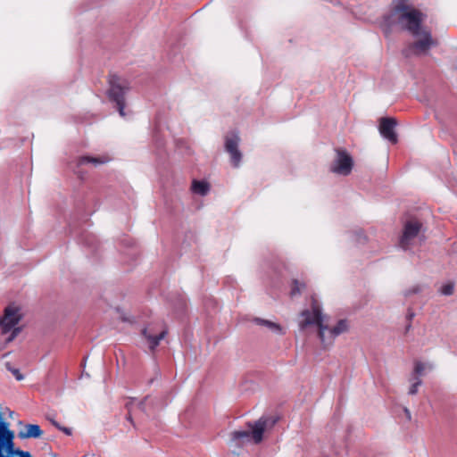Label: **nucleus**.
<instances>
[{
    "label": "nucleus",
    "mask_w": 457,
    "mask_h": 457,
    "mask_svg": "<svg viewBox=\"0 0 457 457\" xmlns=\"http://www.w3.org/2000/svg\"><path fill=\"white\" fill-rule=\"evenodd\" d=\"M425 20L426 15L414 7L412 0H395L391 11L384 19L389 29L398 27L411 35L412 41L405 49L406 55H424L436 46V40L424 24Z\"/></svg>",
    "instance_id": "obj_1"
},
{
    "label": "nucleus",
    "mask_w": 457,
    "mask_h": 457,
    "mask_svg": "<svg viewBox=\"0 0 457 457\" xmlns=\"http://www.w3.org/2000/svg\"><path fill=\"white\" fill-rule=\"evenodd\" d=\"M299 327L302 330L316 328L318 337L324 347L330 346L337 337L348 329L345 320H340L336 324H331L329 320L322 315L320 303L314 297L312 298L311 308L301 312Z\"/></svg>",
    "instance_id": "obj_2"
},
{
    "label": "nucleus",
    "mask_w": 457,
    "mask_h": 457,
    "mask_svg": "<svg viewBox=\"0 0 457 457\" xmlns=\"http://www.w3.org/2000/svg\"><path fill=\"white\" fill-rule=\"evenodd\" d=\"M275 423L276 420L272 417H262L253 423H248L246 429L232 432L231 438L238 446L247 443L259 444L262 440L263 433L272 428Z\"/></svg>",
    "instance_id": "obj_3"
},
{
    "label": "nucleus",
    "mask_w": 457,
    "mask_h": 457,
    "mask_svg": "<svg viewBox=\"0 0 457 457\" xmlns=\"http://www.w3.org/2000/svg\"><path fill=\"white\" fill-rule=\"evenodd\" d=\"M108 83L107 96L109 100L115 104V108L121 117H127L129 114V112H126V96L129 90V81L124 78L112 74L109 76Z\"/></svg>",
    "instance_id": "obj_4"
},
{
    "label": "nucleus",
    "mask_w": 457,
    "mask_h": 457,
    "mask_svg": "<svg viewBox=\"0 0 457 457\" xmlns=\"http://www.w3.org/2000/svg\"><path fill=\"white\" fill-rule=\"evenodd\" d=\"M421 223L417 219L406 220L403 226V235L400 238V246L404 249H411L422 241L420 233Z\"/></svg>",
    "instance_id": "obj_5"
},
{
    "label": "nucleus",
    "mask_w": 457,
    "mask_h": 457,
    "mask_svg": "<svg viewBox=\"0 0 457 457\" xmlns=\"http://www.w3.org/2000/svg\"><path fill=\"white\" fill-rule=\"evenodd\" d=\"M21 320V315L20 313V309L16 306L9 305L4 309V314L2 319H0V327L2 328V333L6 334L12 328H13L12 335L8 338V342L12 341L18 334L21 332L20 328H14Z\"/></svg>",
    "instance_id": "obj_6"
},
{
    "label": "nucleus",
    "mask_w": 457,
    "mask_h": 457,
    "mask_svg": "<svg viewBox=\"0 0 457 457\" xmlns=\"http://www.w3.org/2000/svg\"><path fill=\"white\" fill-rule=\"evenodd\" d=\"M353 168L352 157L344 150H337V157L331 165V170L335 173L346 176Z\"/></svg>",
    "instance_id": "obj_7"
},
{
    "label": "nucleus",
    "mask_w": 457,
    "mask_h": 457,
    "mask_svg": "<svg viewBox=\"0 0 457 457\" xmlns=\"http://www.w3.org/2000/svg\"><path fill=\"white\" fill-rule=\"evenodd\" d=\"M238 142L239 137L234 132L226 137L225 147L227 152L230 154L231 162L235 167H237L241 161V153L237 149Z\"/></svg>",
    "instance_id": "obj_8"
},
{
    "label": "nucleus",
    "mask_w": 457,
    "mask_h": 457,
    "mask_svg": "<svg viewBox=\"0 0 457 457\" xmlns=\"http://www.w3.org/2000/svg\"><path fill=\"white\" fill-rule=\"evenodd\" d=\"M396 121L391 118H384L380 120L379 131L381 135L389 140L392 144L397 142V137L395 132Z\"/></svg>",
    "instance_id": "obj_9"
},
{
    "label": "nucleus",
    "mask_w": 457,
    "mask_h": 457,
    "mask_svg": "<svg viewBox=\"0 0 457 457\" xmlns=\"http://www.w3.org/2000/svg\"><path fill=\"white\" fill-rule=\"evenodd\" d=\"M154 331H158L154 327H147L143 330V336L145 338L148 347L150 350H154L158 345L160 340H162L166 334L165 330H160L159 333H154Z\"/></svg>",
    "instance_id": "obj_10"
},
{
    "label": "nucleus",
    "mask_w": 457,
    "mask_h": 457,
    "mask_svg": "<svg viewBox=\"0 0 457 457\" xmlns=\"http://www.w3.org/2000/svg\"><path fill=\"white\" fill-rule=\"evenodd\" d=\"M14 434L12 430L8 429V425H0V457H4L2 452L3 446L12 448L13 445Z\"/></svg>",
    "instance_id": "obj_11"
},
{
    "label": "nucleus",
    "mask_w": 457,
    "mask_h": 457,
    "mask_svg": "<svg viewBox=\"0 0 457 457\" xmlns=\"http://www.w3.org/2000/svg\"><path fill=\"white\" fill-rule=\"evenodd\" d=\"M43 435V431L37 424H28L25 426L24 430L18 433V436L21 439L25 438H38Z\"/></svg>",
    "instance_id": "obj_12"
},
{
    "label": "nucleus",
    "mask_w": 457,
    "mask_h": 457,
    "mask_svg": "<svg viewBox=\"0 0 457 457\" xmlns=\"http://www.w3.org/2000/svg\"><path fill=\"white\" fill-rule=\"evenodd\" d=\"M433 370V365L429 362H422L420 361H416L414 362L413 372L411 377L421 378L425 376L427 373Z\"/></svg>",
    "instance_id": "obj_13"
},
{
    "label": "nucleus",
    "mask_w": 457,
    "mask_h": 457,
    "mask_svg": "<svg viewBox=\"0 0 457 457\" xmlns=\"http://www.w3.org/2000/svg\"><path fill=\"white\" fill-rule=\"evenodd\" d=\"M86 166V156H80L75 162L70 164L71 169L77 175L78 179L83 182L84 170Z\"/></svg>",
    "instance_id": "obj_14"
},
{
    "label": "nucleus",
    "mask_w": 457,
    "mask_h": 457,
    "mask_svg": "<svg viewBox=\"0 0 457 457\" xmlns=\"http://www.w3.org/2000/svg\"><path fill=\"white\" fill-rule=\"evenodd\" d=\"M257 323L262 326H265L268 329H270L271 332L278 334V335H284L285 329L278 323L262 320V319H257Z\"/></svg>",
    "instance_id": "obj_15"
},
{
    "label": "nucleus",
    "mask_w": 457,
    "mask_h": 457,
    "mask_svg": "<svg viewBox=\"0 0 457 457\" xmlns=\"http://www.w3.org/2000/svg\"><path fill=\"white\" fill-rule=\"evenodd\" d=\"M191 189L195 194L205 195L209 192L210 187L205 181L194 180Z\"/></svg>",
    "instance_id": "obj_16"
},
{
    "label": "nucleus",
    "mask_w": 457,
    "mask_h": 457,
    "mask_svg": "<svg viewBox=\"0 0 457 457\" xmlns=\"http://www.w3.org/2000/svg\"><path fill=\"white\" fill-rule=\"evenodd\" d=\"M409 380L411 383V387L409 389V394L415 395L418 392V387L422 383L421 378L411 376Z\"/></svg>",
    "instance_id": "obj_17"
},
{
    "label": "nucleus",
    "mask_w": 457,
    "mask_h": 457,
    "mask_svg": "<svg viewBox=\"0 0 457 457\" xmlns=\"http://www.w3.org/2000/svg\"><path fill=\"white\" fill-rule=\"evenodd\" d=\"M5 367L10 372H12L17 380L21 381L24 378L20 370L18 369L12 368L10 362H6Z\"/></svg>",
    "instance_id": "obj_18"
},
{
    "label": "nucleus",
    "mask_w": 457,
    "mask_h": 457,
    "mask_svg": "<svg viewBox=\"0 0 457 457\" xmlns=\"http://www.w3.org/2000/svg\"><path fill=\"white\" fill-rule=\"evenodd\" d=\"M302 287H303V284L298 282L297 280H295L293 282V286L291 288V295L294 296L296 294L301 292Z\"/></svg>",
    "instance_id": "obj_19"
},
{
    "label": "nucleus",
    "mask_w": 457,
    "mask_h": 457,
    "mask_svg": "<svg viewBox=\"0 0 457 457\" xmlns=\"http://www.w3.org/2000/svg\"><path fill=\"white\" fill-rule=\"evenodd\" d=\"M87 163L90 162V163L97 164V163L106 162L108 161V158H106V157L95 158V157L87 156Z\"/></svg>",
    "instance_id": "obj_20"
},
{
    "label": "nucleus",
    "mask_w": 457,
    "mask_h": 457,
    "mask_svg": "<svg viewBox=\"0 0 457 457\" xmlns=\"http://www.w3.org/2000/svg\"><path fill=\"white\" fill-rule=\"evenodd\" d=\"M453 292V286L452 284L444 285L441 287V293L445 295H452Z\"/></svg>",
    "instance_id": "obj_21"
},
{
    "label": "nucleus",
    "mask_w": 457,
    "mask_h": 457,
    "mask_svg": "<svg viewBox=\"0 0 457 457\" xmlns=\"http://www.w3.org/2000/svg\"><path fill=\"white\" fill-rule=\"evenodd\" d=\"M151 402V399L149 397H146L144 401L138 403V408L141 409L143 411H147V405Z\"/></svg>",
    "instance_id": "obj_22"
},
{
    "label": "nucleus",
    "mask_w": 457,
    "mask_h": 457,
    "mask_svg": "<svg viewBox=\"0 0 457 457\" xmlns=\"http://www.w3.org/2000/svg\"><path fill=\"white\" fill-rule=\"evenodd\" d=\"M52 424L56 428H59L61 430H62L65 434L67 435H71V429L70 428H62L56 421L54 420H52Z\"/></svg>",
    "instance_id": "obj_23"
},
{
    "label": "nucleus",
    "mask_w": 457,
    "mask_h": 457,
    "mask_svg": "<svg viewBox=\"0 0 457 457\" xmlns=\"http://www.w3.org/2000/svg\"><path fill=\"white\" fill-rule=\"evenodd\" d=\"M16 453L20 455V457H32L29 452H25L22 450H17Z\"/></svg>",
    "instance_id": "obj_24"
},
{
    "label": "nucleus",
    "mask_w": 457,
    "mask_h": 457,
    "mask_svg": "<svg viewBox=\"0 0 457 457\" xmlns=\"http://www.w3.org/2000/svg\"><path fill=\"white\" fill-rule=\"evenodd\" d=\"M133 407H134V402H129L127 403V408L129 410V418L131 419V412H132V410H133Z\"/></svg>",
    "instance_id": "obj_25"
},
{
    "label": "nucleus",
    "mask_w": 457,
    "mask_h": 457,
    "mask_svg": "<svg viewBox=\"0 0 457 457\" xmlns=\"http://www.w3.org/2000/svg\"><path fill=\"white\" fill-rule=\"evenodd\" d=\"M120 318L121 319L122 321H129V322H131L130 319L124 316L123 314H120Z\"/></svg>",
    "instance_id": "obj_26"
},
{
    "label": "nucleus",
    "mask_w": 457,
    "mask_h": 457,
    "mask_svg": "<svg viewBox=\"0 0 457 457\" xmlns=\"http://www.w3.org/2000/svg\"><path fill=\"white\" fill-rule=\"evenodd\" d=\"M403 411H404V413L406 414L407 420H411V412L406 408Z\"/></svg>",
    "instance_id": "obj_27"
},
{
    "label": "nucleus",
    "mask_w": 457,
    "mask_h": 457,
    "mask_svg": "<svg viewBox=\"0 0 457 457\" xmlns=\"http://www.w3.org/2000/svg\"><path fill=\"white\" fill-rule=\"evenodd\" d=\"M87 248L89 247V243H91L93 241V238L91 237V236H89L87 234Z\"/></svg>",
    "instance_id": "obj_28"
},
{
    "label": "nucleus",
    "mask_w": 457,
    "mask_h": 457,
    "mask_svg": "<svg viewBox=\"0 0 457 457\" xmlns=\"http://www.w3.org/2000/svg\"><path fill=\"white\" fill-rule=\"evenodd\" d=\"M420 290V287L419 286L413 287L412 293H417Z\"/></svg>",
    "instance_id": "obj_29"
},
{
    "label": "nucleus",
    "mask_w": 457,
    "mask_h": 457,
    "mask_svg": "<svg viewBox=\"0 0 457 457\" xmlns=\"http://www.w3.org/2000/svg\"><path fill=\"white\" fill-rule=\"evenodd\" d=\"M85 361H86V358H85V357H83V358H82V360H81V365H82V366H84Z\"/></svg>",
    "instance_id": "obj_30"
}]
</instances>
